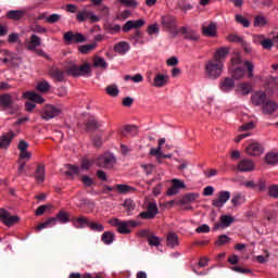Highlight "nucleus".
<instances>
[{
  "label": "nucleus",
  "instance_id": "obj_1",
  "mask_svg": "<svg viewBox=\"0 0 278 278\" xmlns=\"http://www.w3.org/2000/svg\"><path fill=\"white\" fill-rule=\"evenodd\" d=\"M225 71V63L208 60L204 65V74L207 79H218Z\"/></svg>",
  "mask_w": 278,
  "mask_h": 278
},
{
  "label": "nucleus",
  "instance_id": "obj_2",
  "mask_svg": "<svg viewBox=\"0 0 278 278\" xmlns=\"http://www.w3.org/2000/svg\"><path fill=\"white\" fill-rule=\"evenodd\" d=\"M161 25L163 29L168 31L172 38L179 36V27H177V18L173 15H163L161 17Z\"/></svg>",
  "mask_w": 278,
  "mask_h": 278
},
{
  "label": "nucleus",
  "instance_id": "obj_3",
  "mask_svg": "<svg viewBox=\"0 0 278 278\" xmlns=\"http://www.w3.org/2000/svg\"><path fill=\"white\" fill-rule=\"evenodd\" d=\"M109 225L116 227L118 233H131V227H136L138 222L136 220H121L118 218H111Z\"/></svg>",
  "mask_w": 278,
  "mask_h": 278
},
{
  "label": "nucleus",
  "instance_id": "obj_4",
  "mask_svg": "<svg viewBox=\"0 0 278 278\" xmlns=\"http://www.w3.org/2000/svg\"><path fill=\"white\" fill-rule=\"evenodd\" d=\"M16 98L12 93L0 94V108L9 111V114H16L18 112V105H14Z\"/></svg>",
  "mask_w": 278,
  "mask_h": 278
},
{
  "label": "nucleus",
  "instance_id": "obj_5",
  "mask_svg": "<svg viewBox=\"0 0 278 278\" xmlns=\"http://www.w3.org/2000/svg\"><path fill=\"white\" fill-rule=\"evenodd\" d=\"M0 220L7 227H14V225L20 223L21 217L10 214L5 208H0Z\"/></svg>",
  "mask_w": 278,
  "mask_h": 278
},
{
  "label": "nucleus",
  "instance_id": "obj_6",
  "mask_svg": "<svg viewBox=\"0 0 278 278\" xmlns=\"http://www.w3.org/2000/svg\"><path fill=\"white\" fill-rule=\"evenodd\" d=\"M60 114H62V108L48 104L43 108L41 118L43 121H51V118H55V116H60Z\"/></svg>",
  "mask_w": 278,
  "mask_h": 278
},
{
  "label": "nucleus",
  "instance_id": "obj_7",
  "mask_svg": "<svg viewBox=\"0 0 278 278\" xmlns=\"http://www.w3.org/2000/svg\"><path fill=\"white\" fill-rule=\"evenodd\" d=\"M63 40H65L66 45H78L81 42H86V36L80 33H73V31H67L63 36Z\"/></svg>",
  "mask_w": 278,
  "mask_h": 278
},
{
  "label": "nucleus",
  "instance_id": "obj_8",
  "mask_svg": "<svg viewBox=\"0 0 278 278\" xmlns=\"http://www.w3.org/2000/svg\"><path fill=\"white\" fill-rule=\"evenodd\" d=\"M116 165V156L114 154L106 153L98 159V166L100 168H114Z\"/></svg>",
  "mask_w": 278,
  "mask_h": 278
},
{
  "label": "nucleus",
  "instance_id": "obj_9",
  "mask_svg": "<svg viewBox=\"0 0 278 278\" xmlns=\"http://www.w3.org/2000/svg\"><path fill=\"white\" fill-rule=\"evenodd\" d=\"M218 88L220 92H225L227 94L231 92L233 88H236V80L229 76H226L219 80Z\"/></svg>",
  "mask_w": 278,
  "mask_h": 278
},
{
  "label": "nucleus",
  "instance_id": "obj_10",
  "mask_svg": "<svg viewBox=\"0 0 278 278\" xmlns=\"http://www.w3.org/2000/svg\"><path fill=\"white\" fill-rule=\"evenodd\" d=\"M229 199H231V192L229 191H219L217 193V199H214L212 201V205L213 207H224L225 203H227V201H229Z\"/></svg>",
  "mask_w": 278,
  "mask_h": 278
},
{
  "label": "nucleus",
  "instance_id": "obj_11",
  "mask_svg": "<svg viewBox=\"0 0 278 278\" xmlns=\"http://www.w3.org/2000/svg\"><path fill=\"white\" fill-rule=\"evenodd\" d=\"M178 36H184L185 40H191L193 42H198L200 38L199 33L197 30L186 27L179 28Z\"/></svg>",
  "mask_w": 278,
  "mask_h": 278
},
{
  "label": "nucleus",
  "instance_id": "obj_12",
  "mask_svg": "<svg viewBox=\"0 0 278 278\" xmlns=\"http://www.w3.org/2000/svg\"><path fill=\"white\" fill-rule=\"evenodd\" d=\"M253 92V85L251 83H239L235 88V94L238 97H247Z\"/></svg>",
  "mask_w": 278,
  "mask_h": 278
},
{
  "label": "nucleus",
  "instance_id": "obj_13",
  "mask_svg": "<svg viewBox=\"0 0 278 278\" xmlns=\"http://www.w3.org/2000/svg\"><path fill=\"white\" fill-rule=\"evenodd\" d=\"M157 212H159V208H157V203L155 202H150L147 206V211L146 212H142L140 213V217L141 218H144L147 220H150L151 218H155V216H157Z\"/></svg>",
  "mask_w": 278,
  "mask_h": 278
},
{
  "label": "nucleus",
  "instance_id": "obj_14",
  "mask_svg": "<svg viewBox=\"0 0 278 278\" xmlns=\"http://www.w3.org/2000/svg\"><path fill=\"white\" fill-rule=\"evenodd\" d=\"M253 41L255 45H261L263 49H273V47H275L273 39L266 38L264 35H254Z\"/></svg>",
  "mask_w": 278,
  "mask_h": 278
},
{
  "label": "nucleus",
  "instance_id": "obj_15",
  "mask_svg": "<svg viewBox=\"0 0 278 278\" xmlns=\"http://www.w3.org/2000/svg\"><path fill=\"white\" fill-rule=\"evenodd\" d=\"M17 149L20 151L21 162H23V160H26V162H29V160H31V152L27 151V149H29V143H27V141H20V143L17 144Z\"/></svg>",
  "mask_w": 278,
  "mask_h": 278
},
{
  "label": "nucleus",
  "instance_id": "obj_16",
  "mask_svg": "<svg viewBox=\"0 0 278 278\" xmlns=\"http://www.w3.org/2000/svg\"><path fill=\"white\" fill-rule=\"evenodd\" d=\"M239 173H251L255 170V163L249 159H243L237 165Z\"/></svg>",
  "mask_w": 278,
  "mask_h": 278
},
{
  "label": "nucleus",
  "instance_id": "obj_17",
  "mask_svg": "<svg viewBox=\"0 0 278 278\" xmlns=\"http://www.w3.org/2000/svg\"><path fill=\"white\" fill-rule=\"evenodd\" d=\"M245 152L248 155H251L252 157H260V155L264 153V148L262 147V144L253 142L245 148Z\"/></svg>",
  "mask_w": 278,
  "mask_h": 278
},
{
  "label": "nucleus",
  "instance_id": "obj_18",
  "mask_svg": "<svg viewBox=\"0 0 278 278\" xmlns=\"http://www.w3.org/2000/svg\"><path fill=\"white\" fill-rule=\"evenodd\" d=\"M220 223L215 224L213 227L214 231H217V229H226L227 227H230V225L236 220L232 216L229 215H222L219 218Z\"/></svg>",
  "mask_w": 278,
  "mask_h": 278
},
{
  "label": "nucleus",
  "instance_id": "obj_19",
  "mask_svg": "<svg viewBox=\"0 0 278 278\" xmlns=\"http://www.w3.org/2000/svg\"><path fill=\"white\" fill-rule=\"evenodd\" d=\"M25 45L28 51H36L37 47H41L42 39L37 35H31L29 39H26Z\"/></svg>",
  "mask_w": 278,
  "mask_h": 278
},
{
  "label": "nucleus",
  "instance_id": "obj_20",
  "mask_svg": "<svg viewBox=\"0 0 278 278\" xmlns=\"http://www.w3.org/2000/svg\"><path fill=\"white\" fill-rule=\"evenodd\" d=\"M229 55V48L227 47H222L218 48L213 56V60L215 62H222V64H225V60H227V56Z\"/></svg>",
  "mask_w": 278,
  "mask_h": 278
},
{
  "label": "nucleus",
  "instance_id": "obj_21",
  "mask_svg": "<svg viewBox=\"0 0 278 278\" xmlns=\"http://www.w3.org/2000/svg\"><path fill=\"white\" fill-rule=\"evenodd\" d=\"M167 84H168V75L162 74V73L155 74L154 80L152 84L154 88H164V86H166Z\"/></svg>",
  "mask_w": 278,
  "mask_h": 278
},
{
  "label": "nucleus",
  "instance_id": "obj_22",
  "mask_svg": "<svg viewBox=\"0 0 278 278\" xmlns=\"http://www.w3.org/2000/svg\"><path fill=\"white\" fill-rule=\"evenodd\" d=\"M202 34L207 38H216L218 36L217 27L215 23L202 26Z\"/></svg>",
  "mask_w": 278,
  "mask_h": 278
},
{
  "label": "nucleus",
  "instance_id": "obj_23",
  "mask_svg": "<svg viewBox=\"0 0 278 278\" xmlns=\"http://www.w3.org/2000/svg\"><path fill=\"white\" fill-rule=\"evenodd\" d=\"M144 20L140 18L137 21H128L126 24L123 26V31L127 34V31H131V29H138L144 25Z\"/></svg>",
  "mask_w": 278,
  "mask_h": 278
},
{
  "label": "nucleus",
  "instance_id": "obj_24",
  "mask_svg": "<svg viewBox=\"0 0 278 278\" xmlns=\"http://www.w3.org/2000/svg\"><path fill=\"white\" fill-rule=\"evenodd\" d=\"M15 136V132L12 130H10L8 135H2L0 137V149H8L12 140H14Z\"/></svg>",
  "mask_w": 278,
  "mask_h": 278
},
{
  "label": "nucleus",
  "instance_id": "obj_25",
  "mask_svg": "<svg viewBox=\"0 0 278 278\" xmlns=\"http://www.w3.org/2000/svg\"><path fill=\"white\" fill-rule=\"evenodd\" d=\"M27 15V10H11L7 13V17L10 18V21H21V18H25Z\"/></svg>",
  "mask_w": 278,
  "mask_h": 278
},
{
  "label": "nucleus",
  "instance_id": "obj_26",
  "mask_svg": "<svg viewBox=\"0 0 278 278\" xmlns=\"http://www.w3.org/2000/svg\"><path fill=\"white\" fill-rule=\"evenodd\" d=\"M24 99L34 101V103H45V98L35 91H26L23 93Z\"/></svg>",
  "mask_w": 278,
  "mask_h": 278
},
{
  "label": "nucleus",
  "instance_id": "obj_27",
  "mask_svg": "<svg viewBox=\"0 0 278 278\" xmlns=\"http://www.w3.org/2000/svg\"><path fill=\"white\" fill-rule=\"evenodd\" d=\"M229 75H231V79H242L244 77V68L237 66V67H229L228 68Z\"/></svg>",
  "mask_w": 278,
  "mask_h": 278
},
{
  "label": "nucleus",
  "instance_id": "obj_28",
  "mask_svg": "<svg viewBox=\"0 0 278 278\" xmlns=\"http://www.w3.org/2000/svg\"><path fill=\"white\" fill-rule=\"evenodd\" d=\"M253 105H264L266 101V93L263 91H257L251 97Z\"/></svg>",
  "mask_w": 278,
  "mask_h": 278
},
{
  "label": "nucleus",
  "instance_id": "obj_29",
  "mask_svg": "<svg viewBox=\"0 0 278 278\" xmlns=\"http://www.w3.org/2000/svg\"><path fill=\"white\" fill-rule=\"evenodd\" d=\"M278 110V104L275 101H267L264 105H263V113L270 115V114H275V112H277Z\"/></svg>",
  "mask_w": 278,
  "mask_h": 278
},
{
  "label": "nucleus",
  "instance_id": "obj_30",
  "mask_svg": "<svg viewBox=\"0 0 278 278\" xmlns=\"http://www.w3.org/2000/svg\"><path fill=\"white\" fill-rule=\"evenodd\" d=\"M265 162L269 166H277L278 164V152L270 151L265 154Z\"/></svg>",
  "mask_w": 278,
  "mask_h": 278
},
{
  "label": "nucleus",
  "instance_id": "obj_31",
  "mask_svg": "<svg viewBox=\"0 0 278 278\" xmlns=\"http://www.w3.org/2000/svg\"><path fill=\"white\" fill-rule=\"evenodd\" d=\"M129 49V43L122 41L114 46L113 51H115V53H118V55H125V53H127Z\"/></svg>",
  "mask_w": 278,
  "mask_h": 278
},
{
  "label": "nucleus",
  "instance_id": "obj_32",
  "mask_svg": "<svg viewBox=\"0 0 278 278\" xmlns=\"http://www.w3.org/2000/svg\"><path fill=\"white\" fill-rule=\"evenodd\" d=\"M54 218L56 219V223L66 225V223H71V213L66 211H60Z\"/></svg>",
  "mask_w": 278,
  "mask_h": 278
},
{
  "label": "nucleus",
  "instance_id": "obj_33",
  "mask_svg": "<svg viewBox=\"0 0 278 278\" xmlns=\"http://www.w3.org/2000/svg\"><path fill=\"white\" fill-rule=\"evenodd\" d=\"M72 223L76 229H84V227H89L90 225V220L84 216L73 219Z\"/></svg>",
  "mask_w": 278,
  "mask_h": 278
},
{
  "label": "nucleus",
  "instance_id": "obj_34",
  "mask_svg": "<svg viewBox=\"0 0 278 278\" xmlns=\"http://www.w3.org/2000/svg\"><path fill=\"white\" fill-rule=\"evenodd\" d=\"M92 62L93 68H102V71H105L108 68V61H105L103 56L96 55Z\"/></svg>",
  "mask_w": 278,
  "mask_h": 278
},
{
  "label": "nucleus",
  "instance_id": "obj_35",
  "mask_svg": "<svg viewBox=\"0 0 278 278\" xmlns=\"http://www.w3.org/2000/svg\"><path fill=\"white\" fill-rule=\"evenodd\" d=\"M80 77H90L92 75V66L90 63H84L83 65L78 66Z\"/></svg>",
  "mask_w": 278,
  "mask_h": 278
},
{
  "label": "nucleus",
  "instance_id": "obj_36",
  "mask_svg": "<svg viewBox=\"0 0 278 278\" xmlns=\"http://www.w3.org/2000/svg\"><path fill=\"white\" fill-rule=\"evenodd\" d=\"M232 205L235 207H238V205H243V203H247V197L242 193H235L231 199Z\"/></svg>",
  "mask_w": 278,
  "mask_h": 278
},
{
  "label": "nucleus",
  "instance_id": "obj_37",
  "mask_svg": "<svg viewBox=\"0 0 278 278\" xmlns=\"http://www.w3.org/2000/svg\"><path fill=\"white\" fill-rule=\"evenodd\" d=\"M36 90H38V92H42V94H47V92L51 90V85L47 80L38 81Z\"/></svg>",
  "mask_w": 278,
  "mask_h": 278
},
{
  "label": "nucleus",
  "instance_id": "obj_38",
  "mask_svg": "<svg viewBox=\"0 0 278 278\" xmlns=\"http://www.w3.org/2000/svg\"><path fill=\"white\" fill-rule=\"evenodd\" d=\"M167 247H170V249L179 247V237H177L175 232H170L167 235Z\"/></svg>",
  "mask_w": 278,
  "mask_h": 278
},
{
  "label": "nucleus",
  "instance_id": "obj_39",
  "mask_svg": "<svg viewBox=\"0 0 278 278\" xmlns=\"http://www.w3.org/2000/svg\"><path fill=\"white\" fill-rule=\"evenodd\" d=\"M35 179H36L37 184L45 182V167L42 165L37 166V169L35 172Z\"/></svg>",
  "mask_w": 278,
  "mask_h": 278
},
{
  "label": "nucleus",
  "instance_id": "obj_40",
  "mask_svg": "<svg viewBox=\"0 0 278 278\" xmlns=\"http://www.w3.org/2000/svg\"><path fill=\"white\" fill-rule=\"evenodd\" d=\"M116 190L119 194H129V192H136V188L128 185H116Z\"/></svg>",
  "mask_w": 278,
  "mask_h": 278
},
{
  "label": "nucleus",
  "instance_id": "obj_41",
  "mask_svg": "<svg viewBox=\"0 0 278 278\" xmlns=\"http://www.w3.org/2000/svg\"><path fill=\"white\" fill-rule=\"evenodd\" d=\"M268 20L264 15H256L254 17V27H266Z\"/></svg>",
  "mask_w": 278,
  "mask_h": 278
},
{
  "label": "nucleus",
  "instance_id": "obj_42",
  "mask_svg": "<svg viewBox=\"0 0 278 278\" xmlns=\"http://www.w3.org/2000/svg\"><path fill=\"white\" fill-rule=\"evenodd\" d=\"M50 75L52 79H55V81H64V72L58 68H52L50 71Z\"/></svg>",
  "mask_w": 278,
  "mask_h": 278
},
{
  "label": "nucleus",
  "instance_id": "obj_43",
  "mask_svg": "<svg viewBox=\"0 0 278 278\" xmlns=\"http://www.w3.org/2000/svg\"><path fill=\"white\" fill-rule=\"evenodd\" d=\"M94 49H97V43H89L79 46L78 51L79 53H84L85 55H87V53H90V51H94Z\"/></svg>",
  "mask_w": 278,
  "mask_h": 278
},
{
  "label": "nucleus",
  "instance_id": "obj_44",
  "mask_svg": "<svg viewBox=\"0 0 278 278\" xmlns=\"http://www.w3.org/2000/svg\"><path fill=\"white\" fill-rule=\"evenodd\" d=\"M101 240L104 244H112L114 242V232L105 231L102 233Z\"/></svg>",
  "mask_w": 278,
  "mask_h": 278
},
{
  "label": "nucleus",
  "instance_id": "obj_45",
  "mask_svg": "<svg viewBox=\"0 0 278 278\" xmlns=\"http://www.w3.org/2000/svg\"><path fill=\"white\" fill-rule=\"evenodd\" d=\"M235 21L239 23V25H242L243 27H251V22L247 17H244L242 14H236Z\"/></svg>",
  "mask_w": 278,
  "mask_h": 278
},
{
  "label": "nucleus",
  "instance_id": "obj_46",
  "mask_svg": "<svg viewBox=\"0 0 278 278\" xmlns=\"http://www.w3.org/2000/svg\"><path fill=\"white\" fill-rule=\"evenodd\" d=\"M101 122H98L96 118H91L88 123H87V130L88 131H96V129H99V127H101Z\"/></svg>",
  "mask_w": 278,
  "mask_h": 278
},
{
  "label": "nucleus",
  "instance_id": "obj_47",
  "mask_svg": "<svg viewBox=\"0 0 278 278\" xmlns=\"http://www.w3.org/2000/svg\"><path fill=\"white\" fill-rule=\"evenodd\" d=\"M45 18H46V23H50V24L60 23V21H62V15L58 13H53L49 16H46Z\"/></svg>",
  "mask_w": 278,
  "mask_h": 278
},
{
  "label": "nucleus",
  "instance_id": "obj_48",
  "mask_svg": "<svg viewBox=\"0 0 278 278\" xmlns=\"http://www.w3.org/2000/svg\"><path fill=\"white\" fill-rule=\"evenodd\" d=\"M162 148L157 147V148H151L150 150V155H153L154 157H156V161L159 163H162L161 159H162Z\"/></svg>",
  "mask_w": 278,
  "mask_h": 278
},
{
  "label": "nucleus",
  "instance_id": "obj_49",
  "mask_svg": "<svg viewBox=\"0 0 278 278\" xmlns=\"http://www.w3.org/2000/svg\"><path fill=\"white\" fill-rule=\"evenodd\" d=\"M67 74L72 75V77H80L79 74V65L73 64L67 68Z\"/></svg>",
  "mask_w": 278,
  "mask_h": 278
},
{
  "label": "nucleus",
  "instance_id": "obj_50",
  "mask_svg": "<svg viewBox=\"0 0 278 278\" xmlns=\"http://www.w3.org/2000/svg\"><path fill=\"white\" fill-rule=\"evenodd\" d=\"M242 64V56L239 53H236L230 61V67H238Z\"/></svg>",
  "mask_w": 278,
  "mask_h": 278
},
{
  "label": "nucleus",
  "instance_id": "obj_51",
  "mask_svg": "<svg viewBox=\"0 0 278 278\" xmlns=\"http://www.w3.org/2000/svg\"><path fill=\"white\" fill-rule=\"evenodd\" d=\"M118 87L116 85H110L109 87H106V93L110 97H118Z\"/></svg>",
  "mask_w": 278,
  "mask_h": 278
},
{
  "label": "nucleus",
  "instance_id": "obj_52",
  "mask_svg": "<svg viewBox=\"0 0 278 278\" xmlns=\"http://www.w3.org/2000/svg\"><path fill=\"white\" fill-rule=\"evenodd\" d=\"M198 198L199 193H187L186 195H184L182 201L185 203H192L193 201H197Z\"/></svg>",
  "mask_w": 278,
  "mask_h": 278
},
{
  "label": "nucleus",
  "instance_id": "obj_53",
  "mask_svg": "<svg viewBox=\"0 0 278 278\" xmlns=\"http://www.w3.org/2000/svg\"><path fill=\"white\" fill-rule=\"evenodd\" d=\"M89 228L92 231H98V232H101V231H103L105 229V227H103L102 224L94 223V222H89Z\"/></svg>",
  "mask_w": 278,
  "mask_h": 278
},
{
  "label": "nucleus",
  "instance_id": "obj_54",
  "mask_svg": "<svg viewBox=\"0 0 278 278\" xmlns=\"http://www.w3.org/2000/svg\"><path fill=\"white\" fill-rule=\"evenodd\" d=\"M118 3L126 8H138V1L136 0H118Z\"/></svg>",
  "mask_w": 278,
  "mask_h": 278
},
{
  "label": "nucleus",
  "instance_id": "obj_55",
  "mask_svg": "<svg viewBox=\"0 0 278 278\" xmlns=\"http://www.w3.org/2000/svg\"><path fill=\"white\" fill-rule=\"evenodd\" d=\"M124 207L126 212H134L136 210V203H134V200H125Z\"/></svg>",
  "mask_w": 278,
  "mask_h": 278
},
{
  "label": "nucleus",
  "instance_id": "obj_56",
  "mask_svg": "<svg viewBox=\"0 0 278 278\" xmlns=\"http://www.w3.org/2000/svg\"><path fill=\"white\" fill-rule=\"evenodd\" d=\"M52 208H53V205L45 204V205L39 206L36 210L35 214H36V216H42V214H45L46 210H52Z\"/></svg>",
  "mask_w": 278,
  "mask_h": 278
},
{
  "label": "nucleus",
  "instance_id": "obj_57",
  "mask_svg": "<svg viewBox=\"0 0 278 278\" xmlns=\"http://www.w3.org/2000/svg\"><path fill=\"white\" fill-rule=\"evenodd\" d=\"M230 240L227 235H222L218 237L216 244L217 247H223V244H229Z\"/></svg>",
  "mask_w": 278,
  "mask_h": 278
},
{
  "label": "nucleus",
  "instance_id": "obj_58",
  "mask_svg": "<svg viewBox=\"0 0 278 278\" xmlns=\"http://www.w3.org/2000/svg\"><path fill=\"white\" fill-rule=\"evenodd\" d=\"M266 179L260 178L256 181V190H258V192H264L266 190Z\"/></svg>",
  "mask_w": 278,
  "mask_h": 278
},
{
  "label": "nucleus",
  "instance_id": "obj_59",
  "mask_svg": "<svg viewBox=\"0 0 278 278\" xmlns=\"http://www.w3.org/2000/svg\"><path fill=\"white\" fill-rule=\"evenodd\" d=\"M76 18L79 23H84L85 21H88V10L78 12V14L76 15Z\"/></svg>",
  "mask_w": 278,
  "mask_h": 278
},
{
  "label": "nucleus",
  "instance_id": "obj_60",
  "mask_svg": "<svg viewBox=\"0 0 278 278\" xmlns=\"http://www.w3.org/2000/svg\"><path fill=\"white\" fill-rule=\"evenodd\" d=\"M81 173V168L75 165H67V175H79Z\"/></svg>",
  "mask_w": 278,
  "mask_h": 278
},
{
  "label": "nucleus",
  "instance_id": "obj_61",
  "mask_svg": "<svg viewBox=\"0 0 278 278\" xmlns=\"http://www.w3.org/2000/svg\"><path fill=\"white\" fill-rule=\"evenodd\" d=\"M141 168L146 173V175H151L153 170H155V165L153 164H141Z\"/></svg>",
  "mask_w": 278,
  "mask_h": 278
},
{
  "label": "nucleus",
  "instance_id": "obj_62",
  "mask_svg": "<svg viewBox=\"0 0 278 278\" xmlns=\"http://www.w3.org/2000/svg\"><path fill=\"white\" fill-rule=\"evenodd\" d=\"M81 182L86 188H90V186H94V179L90 178L89 176H83Z\"/></svg>",
  "mask_w": 278,
  "mask_h": 278
},
{
  "label": "nucleus",
  "instance_id": "obj_63",
  "mask_svg": "<svg viewBox=\"0 0 278 278\" xmlns=\"http://www.w3.org/2000/svg\"><path fill=\"white\" fill-rule=\"evenodd\" d=\"M148 242H149L150 247H160V242H162V241L156 236H150L148 238Z\"/></svg>",
  "mask_w": 278,
  "mask_h": 278
},
{
  "label": "nucleus",
  "instance_id": "obj_64",
  "mask_svg": "<svg viewBox=\"0 0 278 278\" xmlns=\"http://www.w3.org/2000/svg\"><path fill=\"white\" fill-rule=\"evenodd\" d=\"M269 197H273V199H278V185L269 187Z\"/></svg>",
  "mask_w": 278,
  "mask_h": 278
}]
</instances>
